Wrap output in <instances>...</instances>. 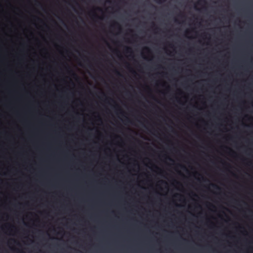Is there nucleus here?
<instances>
[{
  "label": "nucleus",
  "instance_id": "1",
  "mask_svg": "<svg viewBox=\"0 0 253 253\" xmlns=\"http://www.w3.org/2000/svg\"><path fill=\"white\" fill-rule=\"evenodd\" d=\"M125 52L126 53H131L132 52L131 48L130 47H126V48H125Z\"/></svg>",
  "mask_w": 253,
  "mask_h": 253
},
{
  "label": "nucleus",
  "instance_id": "2",
  "mask_svg": "<svg viewBox=\"0 0 253 253\" xmlns=\"http://www.w3.org/2000/svg\"><path fill=\"white\" fill-rule=\"evenodd\" d=\"M202 2H203L205 4H206L207 3V2L205 0H201L198 2V4L199 5H201Z\"/></svg>",
  "mask_w": 253,
  "mask_h": 253
},
{
  "label": "nucleus",
  "instance_id": "3",
  "mask_svg": "<svg viewBox=\"0 0 253 253\" xmlns=\"http://www.w3.org/2000/svg\"><path fill=\"white\" fill-rule=\"evenodd\" d=\"M212 186L217 189H220V188L215 184H212Z\"/></svg>",
  "mask_w": 253,
  "mask_h": 253
},
{
  "label": "nucleus",
  "instance_id": "4",
  "mask_svg": "<svg viewBox=\"0 0 253 253\" xmlns=\"http://www.w3.org/2000/svg\"><path fill=\"white\" fill-rule=\"evenodd\" d=\"M115 26H119L118 23L116 22H114V24L112 25V27H115Z\"/></svg>",
  "mask_w": 253,
  "mask_h": 253
},
{
  "label": "nucleus",
  "instance_id": "5",
  "mask_svg": "<svg viewBox=\"0 0 253 253\" xmlns=\"http://www.w3.org/2000/svg\"><path fill=\"white\" fill-rule=\"evenodd\" d=\"M116 74L118 75L119 76H121V74L117 71H116Z\"/></svg>",
  "mask_w": 253,
  "mask_h": 253
},
{
  "label": "nucleus",
  "instance_id": "6",
  "mask_svg": "<svg viewBox=\"0 0 253 253\" xmlns=\"http://www.w3.org/2000/svg\"><path fill=\"white\" fill-rule=\"evenodd\" d=\"M145 49L147 50H149V48L148 47H145Z\"/></svg>",
  "mask_w": 253,
  "mask_h": 253
},
{
  "label": "nucleus",
  "instance_id": "7",
  "mask_svg": "<svg viewBox=\"0 0 253 253\" xmlns=\"http://www.w3.org/2000/svg\"><path fill=\"white\" fill-rule=\"evenodd\" d=\"M180 166L182 168H185V167H184L183 166H182V165H180Z\"/></svg>",
  "mask_w": 253,
  "mask_h": 253
},
{
  "label": "nucleus",
  "instance_id": "8",
  "mask_svg": "<svg viewBox=\"0 0 253 253\" xmlns=\"http://www.w3.org/2000/svg\"><path fill=\"white\" fill-rule=\"evenodd\" d=\"M158 2H161V0H159L158 1Z\"/></svg>",
  "mask_w": 253,
  "mask_h": 253
},
{
  "label": "nucleus",
  "instance_id": "9",
  "mask_svg": "<svg viewBox=\"0 0 253 253\" xmlns=\"http://www.w3.org/2000/svg\"><path fill=\"white\" fill-rule=\"evenodd\" d=\"M94 16H95V17H98L97 16V15H94Z\"/></svg>",
  "mask_w": 253,
  "mask_h": 253
}]
</instances>
